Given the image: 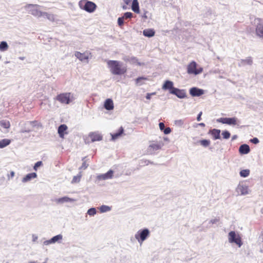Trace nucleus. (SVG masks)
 Wrapping results in <instances>:
<instances>
[{"instance_id": "1", "label": "nucleus", "mask_w": 263, "mask_h": 263, "mask_svg": "<svg viewBox=\"0 0 263 263\" xmlns=\"http://www.w3.org/2000/svg\"><path fill=\"white\" fill-rule=\"evenodd\" d=\"M107 64L111 73L115 75H121L124 74L126 71V67L123 66L121 63L118 61L109 60Z\"/></svg>"}, {"instance_id": "2", "label": "nucleus", "mask_w": 263, "mask_h": 263, "mask_svg": "<svg viewBox=\"0 0 263 263\" xmlns=\"http://www.w3.org/2000/svg\"><path fill=\"white\" fill-rule=\"evenodd\" d=\"M203 68L199 66L195 61L191 62L187 66V72L189 74L197 75L202 72Z\"/></svg>"}, {"instance_id": "3", "label": "nucleus", "mask_w": 263, "mask_h": 263, "mask_svg": "<svg viewBox=\"0 0 263 263\" xmlns=\"http://www.w3.org/2000/svg\"><path fill=\"white\" fill-rule=\"evenodd\" d=\"M79 6L81 8L84 9L86 11L91 13L96 9V5L90 1H81L79 2Z\"/></svg>"}, {"instance_id": "4", "label": "nucleus", "mask_w": 263, "mask_h": 263, "mask_svg": "<svg viewBox=\"0 0 263 263\" xmlns=\"http://www.w3.org/2000/svg\"><path fill=\"white\" fill-rule=\"evenodd\" d=\"M55 99L61 103L68 104L73 99V96L70 92L62 93L57 96Z\"/></svg>"}, {"instance_id": "5", "label": "nucleus", "mask_w": 263, "mask_h": 263, "mask_svg": "<svg viewBox=\"0 0 263 263\" xmlns=\"http://www.w3.org/2000/svg\"><path fill=\"white\" fill-rule=\"evenodd\" d=\"M229 241L230 243H235L239 247L242 245L241 237L239 234L236 233L235 231H231L229 232Z\"/></svg>"}, {"instance_id": "6", "label": "nucleus", "mask_w": 263, "mask_h": 263, "mask_svg": "<svg viewBox=\"0 0 263 263\" xmlns=\"http://www.w3.org/2000/svg\"><path fill=\"white\" fill-rule=\"evenodd\" d=\"M149 235V231L148 229H145L139 231L135 234V238L139 242L142 243L144 241Z\"/></svg>"}, {"instance_id": "7", "label": "nucleus", "mask_w": 263, "mask_h": 263, "mask_svg": "<svg viewBox=\"0 0 263 263\" xmlns=\"http://www.w3.org/2000/svg\"><path fill=\"white\" fill-rule=\"evenodd\" d=\"M39 7V5L33 4H28L26 6V8L28 9L32 7L33 8L30 10V14L35 16L39 17L43 16L44 12L37 9L36 7Z\"/></svg>"}, {"instance_id": "8", "label": "nucleus", "mask_w": 263, "mask_h": 263, "mask_svg": "<svg viewBox=\"0 0 263 263\" xmlns=\"http://www.w3.org/2000/svg\"><path fill=\"white\" fill-rule=\"evenodd\" d=\"M163 145L164 143L162 141H153L148 146V150L151 152L160 150Z\"/></svg>"}, {"instance_id": "9", "label": "nucleus", "mask_w": 263, "mask_h": 263, "mask_svg": "<svg viewBox=\"0 0 263 263\" xmlns=\"http://www.w3.org/2000/svg\"><path fill=\"white\" fill-rule=\"evenodd\" d=\"M74 55L81 61L83 62L86 61L88 62V60L91 55V53L89 51H85L83 53L77 51L75 52Z\"/></svg>"}, {"instance_id": "10", "label": "nucleus", "mask_w": 263, "mask_h": 263, "mask_svg": "<svg viewBox=\"0 0 263 263\" xmlns=\"http://www.w3.org/2000/svg\"><path fill=\"white\" fill-rule=\"evenodd\" d=\"M217 121L218 122L229 125H236L237 124V120L235 118H220L217 119Z\"/></svg>"}, {"instance_id": "11", "label": "nucleus", "mask_w": 263, "mask_h": 263, "mask_svg": "<svg viewBox=\"0 0 263 263\" xmlns=\"http://www.w3.org/2000/svg\"><path fill=\"white\" fill-rule=\"evenodd\" d=\"M190 95L193 97H199L204 93V91L202 89L193 87L190 90Z\"/></svg>"}, {"instance_id": "12", "label": "nucleus", "mask_w": 263, "mask_h": 263, "mask_svg": "<svg viewBox=\"0 0 263 263\" xmlns=\"http://www.w3.org/2000/svg\"><path fill=\"white\" fill-rule=\"evenodd\" d=\"M171 93L177 96L179 98H184L186 96L185 92L177 88H174L171 91Z\"/></svg>"}, {"instance_id": "13", "label": "nucleus", "mask_w": 263, "mask_h": 263, "mask_svg": "<svg viewBox=\"0 0 263 263\" xmlns=\"http://www.w3.org/2000/svg\"><path fill=\"white\" fill-rule=\"evenodd\" d=\"M67 129L68 127L65 124H62L59 127L58 132L61 138H64V135L67 134L66 132Z\"/></svg>"}, {"instance_id": "14", "label": "nucleus", "mask_w": 263, "mask_h": 263, "mask_svg": "<svg viewBox=\"0 0 263 263\" xmlns=\"http://www.w3.org/2000/svg\"><path fill=\"white\" fill-rule=\"evenodd\" d=\"M173 86V82L167 80L165 81L164 83L163 84L162 88V89L166 90H169L170 93H171V91L174 88Z\"/></svg>"}, {"instance_id": "15", "label": "nucleus", "mask_w": 263, "mask_h": 263, "mask_svg": "<svg viewBox=\"0 0 263 263\" xmlns=\"http://www.w3.org/2000/svg\"><path fill=\"white\" fill-rule=\"evenodd\" d=\"M62 239V236L61 235H58L53 237H52L51 239L45 241L44 243L45 245H48L50 243H55V242L58 241V240H61Z\"/></svg>"}, {"instance_id": "16", "label": "nucleus", "mask_w": 263, "mask_h": 263, "mask_svg": "<svg viewBox=\"0 0 263 263\" xmlns=\"http://www.w3.org/2000/svg\"><path fill=\"white\" fill-rule=\"evenodd\" d=\"M104 106L108 110H112L114 108L113 101L111 99H107L104 102Z\"/></svg>"}, {"instance_id": "17", "label": "nucleus", "mask_w": 263, "mask_h": 263, "mask_svg": "<svg viewBox=\"0 0 263 263\" xmlns=\"http://www.w3.org/2000/svg\"><path fill=\"white\" fill-rule=\"evenodd\" d=\"M209 134H210L212 136L214 140L219 139L220 138V130L217 129H213L210 130Z\"/></svg>"}, {"instance_id": "18", "label": "nucleus", "mask_w": 263, "mask_h": 263, "mask_svg": "<svg viewBox=\"0 0 263 263\" xmlns=\"http://www.w3.org/2000/svg\"><path fill=\"white\" fill-rule=\"evenodd\" d=\"M124 132V128L122 126H121L119 129H118V131L116 133L111 134V139L112 140H115L117 139H118L120 137H121Z\"/></svg>"}, {"instance_id": "19", "label": "nucleus", "mask_w": 263, "mask_h": 263, "mask_svg": "<svg viewBox=\"0 0 263 263\" xmlns=\"http://www.w3.org/2000/svg\"><path fill=\"white\" fill-rule=\"evenodd\" d=\"M89 136L92 142L101 141L102 139V136L96 133L90 134Z\"/></svg>"}, {"instance_id": "20", "label": "nucleus", "mask_w": 263, "mask_h": 263, "mask_svg": "<svg viewBox=\"0 0 263 263\" xmlns=\"http://www.w3.org/2000/svg\"><path fill=\"white\" fill-rule=\"evenodd\" d=\"M37 177V175L35 173H31L28 174L26 175L22 179L23 182H26L29 181L32 179L35 178Z\"/></svg>"}, {"instance_id": "21", "label": "nucleus", "mask_w": 263, "mask_h": 263, "mask_svg": "<svg viewBox=\"0 0 263 263\" xmlns=\"http://www.w3.org/2000/svg\"><path fill=\"white\" fill-rule=\"evenodd\" d=\"M250 151V147L247 144L241 145L239 148V153L241 154H247L249 153Z\"/></svg>"}, {"instance_id": "22", "label": "nucleus", "mask_w": 263, "mask_h": 263, "mask_svg": "<svg viewBox=\"0 0 263 263\" xmlns=\"http://www.w3.org/2000/svg\"><path fill=\"white\" fill-rule=\"evenodd\" d=\"M155 31L153 29H145L143 31V34L146 37H152L154 36Z\"/></svg>"}, {"instance_id": "23", "label": "nucleus", "mask_w": 263, "mask_h": 263, "mask_svg": "<svg viewBox=\"0 0 263 263\" xmlns=\"http://www.w3.org/2000/svg\"><path fill=\"white\" fill-rule=\"evenodd\" d=\"M132 9L133 11L137 13L140 12L139 3L137 0H134L132 3Z\"/></svg>"}, {"instance_id": "24", "label": "nucleus", "mask_w": 263, "mask_h": 263, "mask_svg": "<svg viewBox=\"0 0 263 263\" xmlns=\"http://www.w3.org/2000/svg\"><path fill=\"white\" fill-rule=\"evenodd\" d=\"M112 176H113V171L111 170H110L106 173L100 176L99 177L100 179L105 180V179L111 178Z\"/></svg>"}, {"instance_id": "25", "label": "nucleus", "mask_w": 263, "mask_h": 263, "mask_svg": "<svg viewBox=\"0 0 263 263\" xmlns=\"http://www.w3.org/2000/svg\"><path fill=\"white\" fill-rule=\"evenodd\" d=\"M11 143V140L8 139H2L0 141V148H3L8 145H9Z\"/></svg>"}, {"instance_id": "26", "label": "nucleus", "mask_w": 263, "mask_h": 263, "mask_svg": "<svg viewBox=\"0 0 263 263\" xmlns=\"http://www.w3.org/2000/svg\"><path fill=\"white\" fill-rule=\"evenodd\" d=\"M73 201V199L68 197H63L56 200L57 202L58 203H64V202H68Z\"/></svg>"}, {"instance_id": "27", "label": "nucleus", "mask_w": 263, "mask_h": 263, "mask_svg": "<svg viewBox=\"0 0 263 263\" xmlns=\"http://www.w3.org/2000/svg\"><path fill=\"white\" fill-rule=\"evenodd\" d=\"M256 32L257 35L261 37L263 34V25L258 24L256 28Z\"/></svg>"}, {"instance_id": "28", "label": "nucleus", "mask_w": 263, "mask_h": 263, "mask_svg": "<svg viewBox=\"0 0 263 263\" xmlns=\"http://www.w3.org/2000/svg\"><path fill=\"white\" fill-rule=\"evenodd\" d=\"M0 126L7 129L10 127V123L9 121L2 120L0 121Z\"/></svg>"}, {"instance_id": "29", "label": "nucleus", "mask_w": 263, "mask_h": 263, "mask_svg": "<svg viewBox=\"0 0 263 263\" xmlns=\"http://www.w3.org/2000/svg\"><path fill=\"white\" fill-rule=\"evenodd\" d=\"M241 63L242 64L251 65L253 61L251 57H248L246 59L241 60Z\"/></svg>"}, {"instance_id": "30", "label": "nucleus", "mask_w": 263, "mask_h": 263, "mask_svg": "<svg viewBox=\"0 0 263 263\" xmlns=\"http://www.w3.org/2000/svg\"><path fill=\"white\" fill-rule=\"evenodd\" d=\"M8 46L6 42H2L0 43V50L1 51H6L8 49Z\"/></svg>"}, {"instance_id": "31", "label": "nucleus", "mask_w": 263, "mask_h": 263, "mask_svg": "<svg viewBox=\"0 0 263 263\" xmlns=\"http://www.w3.org/2000/svg\"><path fill=\"white\" fill-rule=\"evenodd\" d=\"M43 16H46V17L51 21H54L55 20V17L53 14H49L47 12H44Z\"/></svg>"}, {"instance_id": "32", "label": "nucleus", "mask_w": 263, "mask_h": 263, "mask_svg": "<svg viewBox=\"0 0 263 263\" xmlns=\"http://www.w3.org/2000/svg\"><path fill=\"white\" fill-rule=\"evenodd\" d=\"M199 142L202 146L204 147H207L209 146L211 143L210 140L206 139L200 140Z\"/></svg>"}, {"instance_id": "33", "label": "nucleus", "mask_w": 263, "mask_h": 263, "mask_svg": "<svg viewBox=\"0 0 263 263\" xmlns=\"http://www.w3.org/2000/svg\"><path fill=\"white\" fill-rule=\"evenodd\" d=\"M250 171L248 170H243L240 171V175L241 177H246L249 176Z\"/></svg>"}, {"instance_id": "34", "label": "nucleus", "mask_w": 263, "mask_h": 263, "mask_svg": "<svg viewBox=\"0 0 263 263\" xmlns=\"http://www.w3.org/2000/svg\"><path fill=\"white\" fill-rule=\"evenodd\" d=\"M222 135L223 139H228L230 137L231 134L228 131L225 130L222 132Z\"/></svg>"}, {"instance_id": "35", "label": "nucleus", "mask_w": 263, "mask_h": 263, "mask_svg": "<svg viewBox=\"0 0 263 263\" xmlns=\"http://www.w3.org/2000/svg\"><path fill=\"white\" fill-rule=\"evenodd\" d=\"M133 17V13L130 12H125L124 14V15L122 17H124V19L130 18Z\"/></svg>"}, {"instance_id": "36", "label": "nucleus", "mask_w": 263, "mask_h": 263, "mask_svg": "<svg viewBox=\"0 0 263 263\" xmlns=\"http://www.w3.org/2000/svg\"><path fill=\"white\" fill-rule=\"evenodd\" d=\"M110 210V208L106 205H102L100 207V211L102 212H106Z\"/></svg>"}, {"instance_id": "37", "label": "nucleus", "mask_w": 263, "mask_h": 263, "mask_svg": "<svg viewBox=\"0 0 263 263\" xmlns=\"http://www.w3.org/2000/svg\"><path fill=\"white\" fill-rule=\"evenodd\" d=\"M87 214L89 215H90V216L94 215L95 214H96V209H95V208H91V209H89L88 210V211H87Z\"/></svg>"}, {"instance_id": "38", "label": "nucleus", "mask_w": 263, "mask_h": 263, "mask_svg": "<svg viewBox=\"0 0 263 263\" xmlns=\"http://www.w3.org/2000/svg\"><path fill=\"white\" fill-rule=\"evenodd\" d=\"M80 179L81 175L74 176L72 180V183H74L79 182L80 181Z\"/></svg>"}, {"instance_id": "39", "label": "nucleus", "mask_w": 263, "mask_h": 263, "mask_svg": "<svg viewBox=\"0 0 263 263\" xmlns=\"http://www.w3.org/2000/svg\"><path fill=\"white\" fill-rule=\"evenodd\" d=\"M124 17H120L118 19V24L119 26L121 27L124 24Z\"/></svg>"}, {"instance_id": "40", "label": "nucleus", "mask_w": 263, "mask_h": 263, "mask_svg": "<svg viewBox=\"0 0 263 263\" xmlns=\"http://www.w3.org/2000/svg\"><path fill=\"white\" fill-rule=\"evenodd\" d=\"M43 164L42 161H37L35 164H34V166L33 167V168L34 170H37V168L41 166Z\"/></svg>"}, {"instance_id": "41", "label": "nucleus", "mask_w": 263, "mask_h": 263, "mask_svg": "<svg viewBox=\"0 0 263 263\" xmlns=\"http://www.w3.org/2000/svg\"><path fill=\"white\" fill-rule=\"evenodd\" d=\"M163 132L165 134H168L171 132V129L170 127H166L163 130Z\"/></svg>"}, {"instance_id": "42", "label": "nucleus", "mask_w": 263, "mask_h": 263, "mask_svg": "<svg viewBox=\"0 0 263 263\" xmlns=\"http://www.w3.org/2000/svg\"><path fill=\"white\" fill-rule=\"evenodd\" d=\"M30 123L33 126H36V125H41L40 123H39L37 121H30Z\"/></svg>"}, {"instance_id": "43", "label": "nucleus", "mask_w": 263, "mask_h": 263, "mask_svg": "<svg viewBox=\"0 0 263 263\" xmlns=\"http://www.w3.org/2000/svg\"><path fill=\"white\" fill-rule=\"evenodd\" d=\"M251 141L254 144H257L259 143V140L257 138H254L251 140Z\"/></svg>"}, {"instance_id": "44", "label": "nucleus", "mask_w": 263, "mask_h": 263, "mask_svg": "<svg viewBox=\"0 0 263 263\" xmlns=\"http://www.w3.org/2000/svg\"><path fill=\"white\" fill-rule=\"evenodd\" d=\"M159 128H160V129L161 130H164V128H165V125H164V124L162 122H160L159 124Z\"/></svg>"}, {"instance_id": "45", "label": "nucleus", "mask_w": 263, "mask_h": 263, "mask_svg": "<svg viewBox=\"0 0 263 263\" xmlns=\"http://www.w3.org/2000/svg\"><path fill=\"white\" fill-rule=\"evenodd\" d=\"M156 94V92H153V93H147L146 95V98L148 100H149L151 98V96L152 95H154Z\"/></svg>"}, {"instance_id": "46", "label": "nucleus", "mask_w": 263, "mask_h": 263, "mask_svg": "<svg viewBox=\"0 0 263 263\" xmlns=\"http://www.w3.org/2000/svg\"><path fill=\"white\" fill-rule=\"evenodd\" d=\"M88 166V164H86V162H84L82 164V168H83V169H85Z\"/></svg>"}, {"instance_id": "47", "label": "nucleus", "mask_w": 263, "mask_h": 263, "mask_svg": "<svg viewBox=\"0 0 263 263\" xmlns=\"http://www.w3.org/2000/svg\"><path fill=\"white\" fill-rule=\"evenodd\" d=\"M202 112H200L199 114L198 115V116L197 117V120L198 121H199L201 120V117L202 115Z\"/></svg>"}, {"instance_id": "48", "label": "nucleus", "mask_w": 263, "mask_h": 263, "mask_svg": "<svg viewBox=\"0 0 263 263\" xmlns=\"http://www.w3.org/2000/svg\"><path fill=\"white\" fill-rule=\"evenodd\" d=\"M219 220V219H217V218H216V219H214L212 220L211 221V222H212V223H216V222H218Z\"/></svg>"}, {"instance_id": "49", "label": "nucleus", "mask_w": 263, "mask_h": 263, "mask_svg": "<svg viewBox=\"0 0 263 263\" xmlns=\"http://www.w3.org/2000/svg\"><path fill=\"white\" fill-rule=\"evenodd\" d=\"M30 131H31V130L28 129H26V130H22L21 131V132L23 133H29Z\"/></svg>"}, {"instance_id": "50", "label": "nucleus", "mask_w": 263, "mask_h": 263, "mask_svg": "<svg viewBox=\"0 0 263 263\" xmlns=\"http://www.w3.org/2000/svg\"><path fill=\"white\" fill-rule=\"evenodd\" d=\"M14 172L13 171H11L10 172V177L12 178L14 176Z\"/></svg>"}, {"instance_id": "51", "label": "nucleus", "mask_w": 263, "mask_h": 263, "mask_svg": "<svg viewBox=\"0 0 263 263\" xmlns=\"http://www.w3.org/2000/svg\"><path fill=\"white\" fill-rule=\"evenodd\" d=\"M141 79H145V78H142V77H139V78H137V79H136V82H137V83H138L139 81L140 80H141Z\"/></svg>"}, {"instance_id": "52", "label": "nucleus", "mask_w": 263, "mask_h": 263, "mask_svg": "<svg viewBox=\"0 0 263 263\" xmlns=\"http://www.w3.org/2000/svg\"><path fill=\"white\" fill-rule=\"evenodd\" d=\"M198 125L202 126V127H204L205 124L203 123H200L198 124Z\"/></svg>"}, {"instance_id": "53", "label": "nucleus", "mask_w": 263, "mask_h": 263, "mask_svg": "<svg viewBox=\"0 0 263 263\" xmlns=\"http://www.w3.org/2000/svg\"><path fill=\"white\" fill-rule=\"evenodd\" d=\"M241 192H242V194H247V192H243V191H241Z\"/></svg>"}, {"instance_id": "54", "label": "nucleus", "mask_w": 263, "mask_h": 263, "mask_svg": "<svg viewBox=\"0 0 263 263\" xmlns=\"http://www.w3.org/2000/svg\"><path fill=\"white\" fill-rule=\"evenodd\" d=\"M236 136H233V138H232V139H235L236 138Z\"/></svg>"}, {"instance_id": "55", "label": "nucleus", "mask_w": 263, "mask_h": 263, "mask_svg": "<svg viewBox=\"0 0 263 263\" xmlns=\"http://www.w3.org/2000/svg\"><path fill=\"white\" fill-rule=\"evenodd\" d=\"M178 122H179V123H181V122H182L181 120H179V121H178Z\"/></svg>"}, {"instance_id": "56", "label": "nucleus", "mask_w": 263, "mask_h": 263, "mask_svg": "<svg viewBox=\"0 0 263 263\" xmlns=\"http://www.w3.org/2000/svg\"><path fill=\"white\" fill-rule=\"evenodd\" d=\"M30 263H36V262H33V261H31V262H30Z\"/></svg>"}, {"instance_id": "57", "label": "nucleus", "mask_w": 263, "mask_h": 263, "mask_svg": "<svg viewBox=\"0 0 263 263\" xmlns=\"http://www.w3.org/2000/svg\"><path fill=\"white\" fill-rule=\"evenodd\" d=\"M261 37L263 38V34H262V35L261 36Z\"/></svg>"}]
</instances>
